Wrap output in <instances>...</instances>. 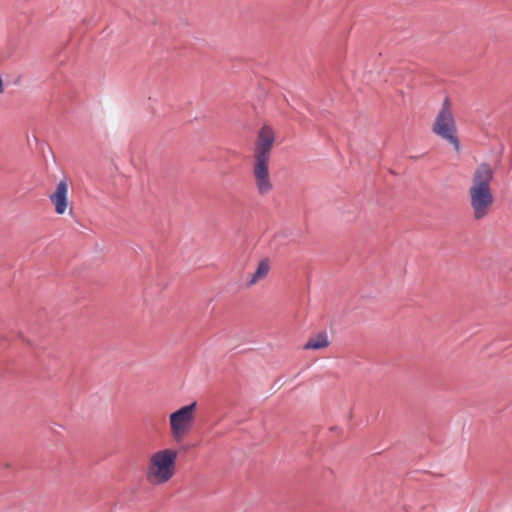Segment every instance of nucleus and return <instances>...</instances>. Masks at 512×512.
Listing matches in <instances>:
<instances>
[{
  "instance_id": "20e7f679",
  "label": "nucleus",
  "mask_w": 512,
  "mask_h": 512,
  "mask_svg": "<svg viewBox=\"0 0 512 512\" xmlns=\"http://www.w3.org/2000/svg\"><path fill=\"white\" fill-rule=\"evenodd\" d=\"M432 131L451 144L456 151H459L460 142L457 136V125L449 98L444 99L433 123Z\"/></svg>"
},
{
  "instance_id": "f03ea898",
  "label": "nucleus",
  "mask_w": 512,
  "mask_h": 512,
  "mask_svg": "<svg viewBox=\"0 0 512 512\" xmlns=\"http://www.w3.org/2000/svg\"><path fill=\"white\" fill-rule=\"evenodd\" d=\"M494 174V169L488 163L479 164L473 171L468 197L473 218L477 221L487 217L492 209L494 195L491 184Z\"/></svg>"
},
{
  "instance_id": "7ed1b4c3",
  "label": "nucleus",
  "mask_w": 512,
  "mask_h": 512,
  "mask_svg": "<svg viewBox=\"0 0 512 512\" xmlns=\"http://www.w3.org/2000/svg\"><path fill=\"white\" fill-rule=\"evenodd\" d=\"M178 452L172 448H164L152 453L145 470V477L149 484L161 486L169 481L176 474V461Z\"/></svg>"
},
{
  "instance_id": "0eeeda50",
  "label": "nucleus",
  "mask_w": 512,
  "mask_h": 512,
  "mask_svg": "<svg viewBox=\"0 0 512 512\" xmlns=\"http://www.w3.org/2000/svg\"><path fill=\"white\" fill-rule=\"evenodd\" d=\"M271 269V264L268 258L262 259L255 270V272L251 275L250 279L247 281V286L251 287L256 285L258 282L266 279Z\"/></svg>"
},
{
  "instance_id": "39448f33",
  "label": "nucleus",
  "mask_w": 512,
  "mask_h": 512,
  "mask_svg": "<svg viewBox=\"0 0 512 512\" xmlns=\"http://www.w3.org/2000/svg\"><path fill=\"white\" fill-rule=\"evenodd\" d=\"M197 403L192 402L182 406L169 415L171 437L175 442H180L191 431L196 417Z\"/></svg>"
},
{
  "instance_id": "6e6552de",
  "label": "nucleus",
  "mask_w": 512,
  "mask_h": 512,
  "mask_svg": "<svg viewBox=\"0 0 512 512\" xmlns=\"http://www.w3.org/2000/svg\"><path fill=\"white\" fill-rule=\"evenodd\" d=\"M329 345L328 338L325 334H318L315 337L310 338L304 345L306 350H318L326 348Z\"/></svg>"
},
{
  "instance_id": "f257e3e1",
  "label": "nucleus",
  "mask_w": 512,
  "mask_h": 512,
  "mask_svg": "<svg viewBox=\"0 0 512 512\" xmlns=\"http://www.w3.org/2000/svg\"><path fill=\"white\" fill-rule=\"evenodd\" d=\"M275 142L273 129L264 125L258 132L253 152L252 177L257 193L266 196L274 189L270 176L269 162Z\"/></svg>"
},
{
  "instance_id": "1a4fd4ad",
  "label": "nucleus",
  "mask_w": 512,
  "mask_h": 512,
  "mask_svg": "<svg viewBox=\"0 0 512 512\" xmlns=\"http://www.w3.org/2000/svg\"><path fill=\"white\" fill-rule=\"evenodd\" d=\"M3 91H4V85H3L2 78L0 77V93H2Z\"/></svg>"
},
{
  "instance_id": "423d86ee",
  "label": "nucleus",
  "mask_w": 512,
  "mask_h": 512,
  "mask_svg": "<svg viewBox=\"0 0 512 512\" xmlns=\"http://www.w3.org/2000/svg\"><path fill=\"white\" fill-rule=\"evenodd\" d=\"M68 193V182L65 179H63L57 183L54 192L50 194L49 199L52 205L54 206L56 214L63 215L66 212H72L73 207L71 202L69 201Z\"/></svg>"
}]
</instances>
